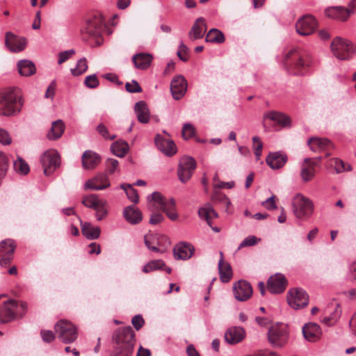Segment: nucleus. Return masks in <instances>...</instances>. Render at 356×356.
I'll return each mask as SVG.
<instances>
[{"mask_svg":"<svg viewBox=\"0 0 356 356\" xmlns=\"http://www.w3.org/2000/svg\"><path fill=\"white\" fill-rule=\"evenodd\" d=\"M147 208L152 213L149 219V223L152 225L163 220L164 217L160 211H163L171 220H176L178 218L175 200L166 198L159 192H154L148 197Z\"/></svg>","mask_w":356,"mask_h":356,"instance_id":"obj_1","label":"nucleus"},{"mask_svg":"<svg viewBox=\"0 0 356 356\" xmlns=\"http://www.w3.org/2000/svg\"><path fill=\"white\" fill-rule=\"evenodd\" d=\"M104 20L100 13L88 17L81 29L82 39L91 46H98L103 42L102 32Z\"/></svg>","mask_w":356,"mask_h":356,"instance_id":"obj_2","label":"nucleus"},{"mask_svg":"<svg viewBox=\"0 0 356 356\" xmlns=\"http://www.w3.org/2000/svg\"><path fill=\"white\" fill-rule=\"evenodd\" d=\"M24 105L20 90L8 88L0 92V115L12 116L19 113Z\"/></svg>","mask_w":356,"mask_h":356,"instance_id":"obj_3","label":"nucleus"},{"mask_svg":"<svg viewBox=\"0 0 356 356\" xmlns=\"http://www.w3.org/2000/svg\"><path fill=\"white\" fill-rule=\"evenodd\" d=\"M307 56L300 49H292L284 56V66L285 69L294 75H301L304 69L309 65Z\"/></svg>","mask_w":356,"mask_h":356,"instance_id":"obj_4","label":"nucleus"},{"mask_svg":"<svg viewBox=\"0 0 356 356\" xmlns=\"http://www.w3.org/2000/svg\"><path fill=\"white\" fill-rule=\"evenodd\" d=\"M113 348L133 353L136 343L135 332L131 326L119 327L112 337Z\"/></svg>","mask_w":356,"mask_h":356,"instance_id":"obj_5","label":"nucleus"},{"mask_svg":"<svg viewBox=\"0 0 356 356\" xmlns=\"http://www.w3.org/2000/svg\"><path fill=\"white\" fill-rule=\"evenodd\" d=\"M291 205L294 216L302 220L309 219L314 211L313 202L300 193L296 194L293 197Z\"/></svg>","mask_w":356,"mask_h":356,"instance_id":"obj_6","label":"nucleus"},{"mask_svg":"<svg viewBox=\"0 0 356 356\" xmlns=\"http://www.w3.org/2000/svg\"><path fill=\"white\" fill-rule=\"evenodd\" d=\"M54 332L58 338L64 343H73L78 337L76 327L72 322L65 319L60 320L55 324Z\"/></svg>","mask_w":356,"mask_h":356,"instance_id":"obj_7","label":"nucleus"},{"mask_svg":"<svg viewBox=\"0 0 356 356\" xmlns=\"http://www.w3.org/2000/svg\"><path fill=\"white\" fill-rule=\"evenodd\" d=\"M269 343L275 348L284 346L288 341L289 332L286 325L284 323H276L269 328L268 334Z\"/></svg>","mask_w":356,"mask_h":356,"instance_id":"obj_8","label":"nucleus"},{"mask_svg":"<svg viewBox=\"0 0 356 356\" xmlns=\"http://www.w3.org/2000/svg\"><path fill=\"white\" fill-rule=\"evenodd\" d=\"M19 309L24 310L26 303L19 302L15 300H8L0 304V322L6 323L12 321L16 317V314L19 312Z\"/></svg>","mask_w":356,"mask_h":356,"instance_id":"obj_9","label":"nucleus"},{"mask_svg":"<svg viewBox=\"0 0 356 356\" xmlns=\"http://www.w3.org/2000/svg\"><path fill=\"white\" fill-rule=\"evenodd\" d=\"M145 245L156 252L163 253L170 245L168 236L158 234H148L144 237Z\"/></svg>","mask_w":356,"mask_h":356,"instance_id":"obj_10","label":"nucleus"},{"mask_svg":"<svg viewBox=\"0 0 356 356\" xmlns=\"http://www.w3.org/2000/svg\"><path fill=\"white\" fill-rule=\"evenodd\" d=\"M331 49L334 56L341 60L348 59L355 51L351 42L341 38H336L332 40Z\"/></svg>","mask_w":356,"mask_h":356,"instance_id":"obj_11","label":"nucleus"},{"mask_svg":"<svg viewBox=\"0 0 356 356\" xmlns=\"http://www.w3.org/2000/svg\"><path fill=\"white\" fill-rule=\"evenodd\" d=\"M44 173L47 176L51 175L60 165V157L55 150L45 152L40 158Z\"/></svg>","mask_w":356,"mask_h":356,"instance_id":"obj_12","label":"nucleus"},{"mask_svg":"<svg viewBox=\"0 0 356 356\" xmlns=\"http://www.w3.org/2000/svg\"><path fill=\"white\" fill-rule=\"evenodd\" d=\"M287 302L292 308L300 309L308 305L309 296L303 289L294 288L289 291Z\"/></svg>","mask_w":356,"mask_h":356,"instance_id":"obj_13","label":"nucleus"},{"mask_svg":"<svg viewBox=\"0 0 356 356\" xmlns=\"http://www.w3.org/2000/svg\"><path fill=\"white\" fill-rule=\"evenodd\" d=\"M356 8V0H350L348 8L342 6H334L325 10L327 17L346 21L349 16L354 13Z\"/></svg>","mask_w":356,"mask_h":356,"instance_id":"obj_14","label":"nucleus"},{"mask_svg":"<svg viewBox=\"0 0 356 356\" xmlns=\"http://www.w3.org/2000/svg\"><path fill=\"white\" fill-rule=\"evenodd\" d=\"M195 168L196 161L193 158L189 156L182 157L180 160L178 168L179 180L182 183H185L189 180Z\"/></svg>","mask_w":356,"mask_h":356,"instance_id":"obj_15","label":"nucleus"},{"mask_svg":"<svg viewBox=\"0 0 356 356\" xmlns=\"http://www.w3.org/2000/svg\"><path fill=\"white\" fill-rule=\"evenodd\" d=\"M16 248L15 242L11 239H6L0 243V266H8L13 257Z\"/></svg>","mask_w":356,"mask_h":356,"instance_id":"obj_16","label":"nucleus"},{"mask_svg":"<svg viewBox=\"0 0 356 356\" xmlns=\"http://www.w3.org/2000/svg\"><path fill=\"white\" fill-rule=\"evenodd\" d=\"M317 26L314 17L312 15H305L298 20L296 24V31L301 35H309L313 33Z\"/></svg>","mask_w":356,"mask_h":356,"instance_id":"obj_17","label":"nucleus"},{"mask_svg":"<svg viewBox=\"0 0 356 356\" xmlns=\"http://www.w3.org/2000/svg\"><path fill=\"white\" fill-rule=\"evenodd\" d=\"M321 158H306L301 165L300 176L303 181L307 182L315 176V168L318 165Z\"/></svg>","mask_w":356,"mask_h":356,"instance_id":"obj_18","label":"nucleus"},{"mask_svg":"<svg viewBox=\"0 0 356 356\" xmlns=\"http://www.w3.org/2000/svg\"><path fill=\"white\" fill-rule=\"evenodd\" d=\"M5 44L10 51L17 53L25 49L26 40V38L19 37L11 32H7L6 33Z\"/></svg>","mask_w":356,"mask_h":356,"instance_id":"obj_19","label":"nucleus"},{"mask_svg":"<svg viewBox=\"0 0 356 356\" xmlns=\"http://www.w3.org/2000/svg\"><path fill=\"white\" fill-rule=\"evenodd\" d=\"M287 285V280L285 276L281 273H277L271 276L267 283V289L271 293H282Z\"/></svg>","mask_w":356,"mask_h":356,"instance_id":"obj_20","label":"nucleus"},{"mask_svg":"<svg viewBox=\"0 0 356 356\" xmlns=\"http://www.w3.org/2000/svg\"><path fill=\"white\" fill-rule=\"evenodd\" d=\"M235 298L239 301H245L252 295V288L249 282L239 280L233 286Z\"/></svg>","mask_w":356,"mask_h":356,"instance_id":"obj_21","label":"nucleus"},{"mask_svg":"<svg viewBox=\"0 0 356 356\" xmlns=\"http://www.w3.org/2000/svg\"><path fill=\"white\" fill-rule=\"evenodd\" d=\"M187 90V82L181 75L175 76L170 84V90L174 99L178 100L184 97Z\"/></svg>","mask_w":356,"mask_h":356,"instance_id":"obj_22","label":"nucleus"},{"mask_svg":"<svg viewBox=\"0 0 356 356\" xmlns=\"http://www.w3.org/2000/svg\"><path fill=\"white\" fill-rule=\"evenodd\" d=\"M155 144L157 148L168 156H172L177 152V147L174 141L169 138H165L161 135H156L155 137Z\"/></svg>","mask_w":356,"mask_h":356,"instance_id":"obj_23","label":"nucleus"},{"mask_svg":"<svg viewBox=\"0 0 356 356\" xmlns=\"http://www.w3.org/2000/svg\"><path fill=\"white\" fill-rule=\"evenodd\" d=\"M194 247L188 243L181 242L178 243L173 250L174 257L176 259L186 260L190 259L194 254Z\"/></svg>","mask_w":356,"mask_h":356,"instance_id":"obj_24","label":"nucleus"},{"mask_svg":"<svg viewBox=\"0 0 356 356\" xmlns=\"http://www.w3.org/2000/svg\"><path fill=\"white\" fill-rule=\"evenodd\" d=\"M110 186L108 177L104 174H99L94 178L89 179L85 184V188L95 191L104 190Z\"/></svg>","mask_w":356,"mask_h":356,"instance_id":"obj_25","label":"nucleus"},{"mask_svg":"<svg viewBox=\"0 0 356 356\" xmlns=\"http://www.w3.org/2000/svg\"><path fill=\"white\" fill-rule=\"evenodd\" d=\"M207 29L205 19L203 17L197 18L188 33L189 39L191 40H195L202 38Z\"/></svg>","mask_w":356,"mask_h":356,"instance_id":"obj_26","label":"nucleus"},{"mask_svg":"<svg viewBox=\"0 0 356 356\" xmlns=\"http://www.w3.org/2000/svg\"><path fill=\"white\" fill-rule=\"evenodd\" d=\"M287 156L281 152L270 153L266 157V161L269 167L273 170L282 168L287 161Z\"/></svg>","mask_w":356,"mask_h":356,"instance_id":"obj_27","label":"nucleus"},{"mask_svg":"<svg viewBox=\"0 0 356 356\" xmlns=\"http://www.w3.org/2000/svg\"><path fill=\"white\" fill-rule=\"evenodd\" d=\"M245 336V331L242 327L234 326L229 328L225 334L227 343L235 344L241 341Z\"/></svg>","mask_w":356,"mask_h":356,"instance_id":"obj_28","label":"nucleus"},{"mask_svg":"<svg viewBox=\"0 0 356 356\" xmlns=\"http://www.w3.org/2000/svg\"><path fill=\"white\" fill-rule=\"evenodd\" d=\"M307 144L313 152L329 150L334 147L333 144L328 139L318 137L310 138L307 141Z\"/></svg>","mask_w":356,"mask_h":356,"instance_id":"obj_29","label":"nucleus"},{"mask_svg":"<svg viewBox=\"0 0 356 356\" xmlns=\"http://www.w3.org/2000/svg\"><path fill=\"white\" fill-rule=\"evenodd\" d=\"M302 333L307 341L314 342L320 339L321 330L318 324L309 323L302 327Z\"/></svg>","mask_w":356,"mask_h":356,"instance_id":"obj_30","label":"nucleus"},{"mask_svg":"<svg viewBox=\"0 0 356 356\" xmlns=\"http://www.w3.org/2000/svg\"><path fill=\"white\" fill-rule=\"evenodd\" d=\"M134 111L136 114L137 120L143 124H147L150 120V111L148 106L144 101H140L136 103Z\"/></svg>","mask_w":356,"mask_h":356,"instance_id":"obj_31","label":"nucleus"},{"mask_svg":"<svg viewBox=\"0 0 356 356\" xmlns=\"http://www.w3.org/2000/svg\"><path fill=\"white\" fill-rule=\"evenodd\" d=\"M101 161V157L95 152L91 150L84 152L82 155V165L85 169L95 168Z\"/></svg>","mask_w":356,"mask_h":356,"instance_id":"obj_32","label":"nucleus"},{"mask_svg":"<svg viewBox=\"0 0 356 356\" xmlns=\"http://www.w3.org/2000/svg\"><path fill=\"white\" fill-rule=\"evenodd\" d=\"M123 216L126 220L132 225L138 224L142 221V212L134 206H128L124 208Z\"/></svg>","mask_w":356,"mask_h":356,"instance_id":"obj_33","label":"nucleus"},{"mask_svg":"<svg viewBox=\"0 0 356 356\" xmlns=\"http://www.w3.org/2000/svg\"><path fill=\"white\" fill-rule=\"evenodd\" d=\"M267 119L282 127H286L290 124V118L288 116L277 111H268L264 115L263 124L264 127L266 126L265 120Z\"/></svg>","mask_w":356,"mask_h":356,"instance_id":"obj_34","label":"nucleus"},{"mask_svg":"<svg viewBox=\"0 0 356 356\" xmlns=\"http://www.w3.org/2000/svg\"><path fill=\"white\" fill-rule=\"evenodd\" d=\"M152 59L153 56L147 53H139L134 55L132 58L135 67L143 70L147 69L150 66Z\"/></svg>","mask_w":356,"mask_h":356,"instance_id":"obj_35","label":"nucleus"},{"mask_svg":"<svg viewBox=\"0 0 356 356\" xmlns=\"http://www.w3.org/2000/svg\"><path fill=\"white\" fill-rule=\"evenodd\" d=\"M220 259L218 263L219 273L222 282H228L232 277V267L229 264L224 261L222 252H220Z\"/></svg>","mask_w":356,"mask_h":356,"instance_id":"obj_36","label":"nucleus"},{"mask_svg":"<svg viewBox=\"0 0 356 356\" xmlns=\"http://www.w3.org/2000/svg\"><path fill=\"white\" fill-rule=\"evenodd\" d=\"M81 232L88 239L95 240L99 237L101 229L97 226H93L90 222L81 223Z\"/></svg>","mask_w":356,"mask_h":356,"instance_id":"obj_37","label":"nucleus"},{"mask_svg":"<svg viewBox=\"0 0 356 356\" xmlns=\"http://www.w3.org/2000/svg\"><path fill=\"white\" fill-rule=\"evenodd\" d=\"M17 69L22 76H31L35 73L36 68L34 63L28 60H22L17 63Z\"/></svg>","mask_w":356,"mask_h":356,"instance_id":"obj_38","label":"nucleus"},{"mask_svg":"<svg viewBox=\"0 0 356 356\" xmlns=\"http://www.w3.org/2000/svg\"><path fill=\"white\" fill-rule=\"evenodd\" d=\"M198 213L200 217L204 219L210 227H211V220L218 217V213L209 204L200 208Z\"/></svg>","mask_w":356,"mask_h":356,"instance_id":"obj_39","label":"nucleus"},{"mask_svg":"<svg viewBox=\"0 0 356 356\" xmlns=\"http://www.w3.org/2000/svg\"><path fill=\"white\" fill-rule=\"evenodd\" d=\"M65 129L63 122L61 120H57L53 122L50 132L47 136L51 140L59 138Z\"/></svg>","mask_w":356,"mask_h":356,"instance_id":"obj_40","label":"nucleus"},{"mask_svg":"<svg viewBox=\"0 0 356 356\" xmlns=\"http://www.w3.org/2000/svg\"><path fill=\"white\" fill-rule=\"evenodd\" d=\"M206 41L213 43H222L225 41L224 34L216 29H211L206 35Z\"/></svg>","mask_w":356,"mask_h":356,"instance_id":"obj_41","label":"nucleus"},{"mask_svg":"<svg viewBox=\"0 0 356 356\" xmlns=\"http://www.w3.org/2000/svg\"><path fill=\"white\" fill-rule=\"evenodd\" d=\"M102 201L103 200L99 199L97 195L91 194L83 197L82 204L86 207L91 208L95 210Z\"/></svg>","mask_w":356,"mask_h":356,"instance_id":"obj_42","label":"nucleus"},{"mask_svg":"<svg viewBox=\"0 0 356 356\" xmlns=\"http://www.w3.org/2000/svg\"><path fill=\"white\" fill-rule=\"evenodd\" d=\"M111 149L116 156L123 157L129 149V145L124 141H117L113 143Z\"/></svg>","mask_w":356,"mask_h":356,"instance_id":"obj_43","label":"nucleus"},{"mask_svg":"<svg viewBox=\"0 0 356 356\" xmlns=\"http://www.w3.org/2000/svg\"><path fill=\"white\" fill-rule=\"evenodd\" d=\"M88 68V62L86 58H82L77 61L74 68L71 69L72 74L74 76H79L85 73Z\"/></svg>","mask_w":356,"mask_h":356,"instance_id":"obj_44","label":"nucleus"},{"mask_svg":"<svg viewBox=\"0 0 356 356\" xmlns=\"http://www.w3.org/2000/svg\"><path fill=\"white\" fill-rule=\"evenodd\" d=\"M120 188L124 190L127 194V197L134 203H138L139 198L137 191L132 188L130 184H122Z\"/></svg>","mask_w":356,"mask_h":356,"instance_id":"obj_45","label":"nucleus"},{"mask_svg":"<svg viewBox=\"0 0 356 356\" xmlns=\"http://www.w3.org/2000/svg\"><path fill=\"white\" fill-rule=\"evenodd\" d=\"M15 170L22 175H26L29 172V166L21 157H18L13 163Z\"/></svg>","mask_w":356,"mask_h":356,"instance_id":"obj_46","label":"nucleus"},{"mask_svg":"<svg viewBox=\"0 0 356 356\" xmlns=\"http://www.w3.org/2000/svg\"><path fill=\"white\" fill-rule=\"evenodd\" d=\"M163 266H165V263L162 260H152L148 262L143 269L145 273H148L155 270L163 269Z\"/></svg>","mask_w":356,"mask_h":356,"instance_id":"obj_47","label":"nucleus"},{"mask_svg":"<svg viewBox=\"0 0 356 356\" xmlns=\"http://www.w3.org/2000/svg\"><path fill=\"white\" fill-rule=\"evenodd\" d=\"M330 165L333 166L337 173L344 171H349L351 167L348 164H346L343 161L338 159H333L330 161Z\"/></svg>","mask_w":356,"mask_h":356,"instance_id":"obj_48","label":"nucleus"},{"mask_svg":"<svg viewBox=\"0 0 356 356\" xmlns=\"http://www.w3.org/2000/svg\"><path fill=\"white\" fill-rule=\"evenodd\" d=\"M95 217L98 221L104 220L108 215L107 202L103 200L101 204L95 209Z\"/></svg>","mask_w":356,"mask_h":356,"instance_id":"obj_49","label":"nucleus"},{"mask_svg":"<svg viewBox=\"0 0 356 356\" xmlns=\"http://www.w3.org/2000/svg\"><path fill=\"white\" fill-rule=\"evenodd\" d=\"M212 200L214 202H219L221 204H226V212H229V207L231 204V202L229 200V198L224 194L219 193V192H215L212 195Z\"/></svg>","mask_w":356,"mask_h":356,"instance_id":"obj_50","label":"nucleus"},{"mask_svg":"<svg viewBox=\"0 0 356 356\" xmlns=\"http://www.w3.org/2000/svg\"><path fill=\"white\" fill-rule=\"evenodd\" d=\"M99 84V79L95 74H92L86 76L84 79V85L90 89H94L97 88Z\"/></svg>","mask_w":356,"mask_h":356,"instance_id":"obj_51","label":"nucleus"},{"mask_svg":"<svg viewBox=\"0 0 356 356\" xmlns=\"http://www.w3.org/2000/svg\"><path fill=\"white\" fill-rule=\"evenodd\" d=\"M195 132V127L189 123L184 124L182 128V137L184 139H188L192 138Z\"/></svg>","mask_w":356,"mask_h":356,"instance_id":"obj_52","label":"nucleus"},{"mask_svg":"<svg viewBox=\"0 0 356 356\" xmlns=\"http://www.w3.org/2000/svg\"><path fill=\"white\" fill-rule=\"evenodd\" d=\"M75 54V51L74 49H70L68 51H61L58 54V63L59 65L65 63L67 60H69L72 56Z\"/></svg>","mask_w":356,"mask_h":356,"instance_id":"obj_53","label":"nucleus"},{"mask_svg":"<svg viewBox=\"0 0 356 356\" xmlns=\"http://www.w3.org/2000/svg\"><path fill=\"white\" fill-rule=\"evenodd\" d=\"M125 88L127 92L131 93L142 92V88L136 81H132L131 83L127 82L125 84Z\"/></svg>","mask_w":356,"mask_h":356,"instance_id":"obj_54","label":"nucleus"},{"mask_svg":"<svg viewBox=\"0 0 356 356\" xmlns=\"http://www.w3.org/2000/svg\"><path fill=\"white\" fill-rule=\"evenodd\" d=\"M259 241H260V239L254 236H248L241 242L238 249L240 250L244 247L254 245Z\"/></svg>","mask_w":356,"mask_h":356,"instance_id":"obj_55","label":"nucleus"},{"mask_svg":"<svg viewBox=\"0 0 356 356\" xmlns=\"http://www.w3.org/2000/svg\"><path fill=\"white\" fill-rule=\"evenodd\" d=\"M188 48L184 43H181L177 51V56L179 58L184 62L187 61L188 59Z\"/></svg>","mask_w":356,"mask_h":356,"instance_id":"obj_56","label":"nucleus"},{"mask_svg":"<svg viewBox=\"0 0 356 356\" xmlns=\"http://www.w3.org/2000/svg\"><path fill=\"white\" fill-rule=\"evenodd\" d=\"M42 340L47 343H51L55 339V334L51 330H42L40 332Z\"/></svg>","mask_w":356,"mask_h":356,"instance_id":"obj_57","label":"nucleus"},{"mask_svg":"<svg viewBox=\"0 0 356 356\" xmlns=\"http://www.w3.org/2000/svg\"><path fill=\"white\" fill-rule=\"evenodd\" d=\"M118 161L114 159H108L106 161V168L109 174H113L118 169Z\"/></svg>","mask_w":356,"mask_h":356,"instance_id":"obj_58","label":"nucleus"},{"mask_svg":"<svg viewBox=\"0 0 356 356\" xmlns=\"http://www.w3.org/2000/svg\"><path fill=\"white\" fill-rule=\"evenodd\" d=\"M0 143L3 145H10L12 143L8 132L3 129H0Z\"/></svg>","mask_w":356,"mask_h":356,"instance_id":"obj_59","label":"nucleus"},{"mask_svg":"<svg viewBox=\"0 0 356 356\" xmlns=\"http://www.w3.org/2000/svg\"><path fill=\"white\" fill-rule=\"evenodd\" d=\"M97 129L99 134H101L106 139H109L112 140L115 138V136L109 135L107 128L103 124H100L97 127Z\"/></svg>","mask_w":356,"mask_h":356,"instance_id":"obj_60","label":"nucleus"},{"mask_svg":"<svg viewBox=\"0 0 356 356\" xmlns=\"http://www.w3.org/2000/svg\"><path fill=\"white\" fill-rule=\"evenodd\" d=\"M131 323L136 330H139L144 324V320L140 315L135 316L132 320Z\"/></svg>","mask_w":356,"mask_h":356,"instance_id":"obj_61","label":"nucleus"},{"mask_svg":"<svg viewBox=\"0 0 356 356\" xmlns=\"http://www.w3.org/2000/svg\"><path fill=\"white\" fill-rule=\"evenodd\" d=\"M56 88V83L55 81H51V83L48 86L46 92L45 97L52 99L55 94V90Z\"/></svg>","mask_w":356,"mask_h":356,"instance_id":"obj_62","label":"nucleus"},{"mask_svg":"<svg viewBox=\"0 0 356 356\" xmlns=\"http://www.w3.org/2000/svg\"><path fill=\"white\" fill-rule=\"evenodd\" d=\"M275 197L273 195L262 202V205L267 209L273 210L277 208L275 202Z\"/></svg>","mask_w":356,"mask_h":356,"instance_id":"obj_63","label":"nucleus"},{"mask_svg":"<svg viewBox=\"0 0 356 356\" xmlns=\"http://www.w3.org/2000/svg\"><path fill=\"white\" fill-rule=\"evenodd\" d=\"M334 307V308L333 312L329 316H331V318H332V320L337 323L341 317V309H340L339 304H336Z\"/></svg>","mask_w":356,"mask_h":356,"instance_id":"obj_64","label":"nucleus"}]
</instances>
